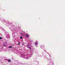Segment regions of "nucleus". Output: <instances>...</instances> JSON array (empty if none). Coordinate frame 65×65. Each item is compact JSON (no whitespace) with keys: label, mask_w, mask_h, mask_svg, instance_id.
Here are the masks:
<instances>
[{"label":"nucleus","mask_w":65,"mask_h":65,"mask_svg":"<svg viewBox=\"0 0 65 65\" xmlns=\"http://www.w3.org/2000/svg\"><path fill=\"white\" fill-rule=\"evenodd\" d=\"M26 37H28V36H29V35L28 34L26 35Z\"/></svg>","instance_id":"f257e3e1"},{"label":"nucleus","mask_w":65,"mask_h":65,"mask_svg":"<svg viewBox=\"0 0 65 65\" xmlns=\"http://www.w3.org/2000/svg\"><path fill=\"white\" fill-rule=\"evenodd\" d=\"M8 62H10V61H11V60L9 59H8Z\"/></svg>","instance_id":"f03ea898"},{"label":"nucleus","mask_w":65,"mask_h":65,"mask_svg":"<svg viewBox=\"0 0 65 65\" xmlns=\"http://www.w3.org/2000/svg\"><path fill=\"white\" fill-rule=\"evenodd\" d=\"M29 44H28V46L29 47V48L30 50H31V48L29 46Z\"/></svg>","instance_id":"7ed1b4c3"},{"label":"nucleus","mask_w":65,"mask_h":65,"mask_svg":"<svg viewBox=\"0 0 65 65\" xmlns=\"http://www.w3.org/2000/svg\"><path fill=\"white\" fill-rule=\"evenodd\" d=\"M35 45H38V43L37 42H36L35 43Z\"/></svg>","instance_id":"20e7f679"},{"label":"nucleus","mask_w":65,"mask_h":65,"mask_svg":"<svg viewBox=\"0 0 65 65\" xmlns=\"http://www.w3.org/2000/svg\"><path fill=\"white\" fill-rule=\"evenodd\" d=\"M11 47H12V46H10L9 47V48H11Z\"/></svg>","instance_id":"39448f33"},{"label":"nucleus","mask_w":65,"mask_h":65,"mask_svg":"<svg viewBox=\"0 0 65 65\" xmlns=\"http://www.w3.org/2000/svg\"><path fill=\"white\" fill-rule=\"evenodd\" d=\"M3 45L4 46H6V45L5 44H3Z\"/></svg>","instance_id":"423d86ee"},{"label":"nucleus","mask_w":65,"mask_h":65,"mask_svg":"<svg viewBox=\"0 0 65 65\" xmlns=\"http://www.w3.org/2000/svg\"><path fill=\"white\" fill-rule=\"evenodd\" d=\"M0 39H2V37H0Z\"/></svg>","instance_id":"0eeeda50"},{"label":"nucleus","mask_w":65,"mask_h":65,"mask_svg":"<svg viewBox=\"0 0 65 65\" xmlns=\"http://www.w3.org/2000/svg\"><path fill=\"white\" fill-rule=\"evenodd\" d=\"M22 37H20V39H22Z\"/></svg>","instance_id":"6e6552de"},{"label":"nucleus","mask_w":65,"mask_h":65,"mask_svg":"<svg viewBox=\"0 0 65 65\" xmlns=\"http://www.w3.org/2000/svg\"><path fill=\"white\" fill-rule=\"evenodd\" d=\"M20 43H19L18 44V45H20Z\"/></svg>","instance_id":"1a4fd4ad"},{"label":"nucleus","mask_w":65,"mask_h":65,"mask_svg":"<svg viewBox=\"0 0 65 65\" xmlns=\"http://www.w3.org/2000/svg\"><path fill=\"white\" fill-rule=\"evenodd\" d=\"M26 59H28V58H26Z\"/></svg>","instance_id":"9d476101"}]
</instances>
